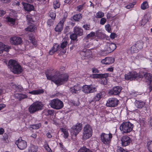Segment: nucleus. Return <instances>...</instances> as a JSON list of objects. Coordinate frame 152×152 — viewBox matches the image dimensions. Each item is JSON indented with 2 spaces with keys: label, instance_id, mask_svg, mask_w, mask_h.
Returning a JSON list of instances; mask_svg holds the SVG:
<instances>
[{
  "label": "nucleus",
  "instance_id": "1",
  "mask_svg": "<svg viewBox=\"0 0 152 152\" xmlns=\"http://www.w3.org/2000/svg\"><path fill=\"white\" fill-rule=\"evenodd\" d=\"M49 73L48 70L45 73L47 78L51 80L57 85L59 86L63 84L68 80L69 75L66 74L63 75L59 71H57L53 76H52L49 74Z\"/></svg>",
  "mask_w": 152,
  "mask_h": 152
},
{
  "label": "nucleus",
  "instance_id": "2",
  "mask_svg": "<svg viewBox=\"0 0 152 152\" xmlns=\"http://www.w3.org/2000/svg\"><path fill=\"white\" fill-rule=\"evenodd\" d=\"M9 68L14 74H19L23 71V69L21 66L15 60H10L8 63Z\"/></svg>",
  "mask_w": 152,
  "mask_h": 152
},
{
  "label": "nucleus",
  "instance_id": "3",
  "mask_svg": "<svg viewBox=\"0 0 152 152\" xmlns=\"http://www.w3.org/2000/svg\"><path fill=\"white\" fill-rule=\"evenodd\" d=\"M133 127V125L129 122H124L121 125L120 129L123 133H127L131 132Z\"/></svg>",
  "mask_w": 152,
  "mask_h": 152
},
{
  "label": "nucleus",
  "instance_id": "4",
  "mask_svg": "<svg viewBox=\"0 0 152 152\" xmlns=\"http://www.w3.org/2000/svg\"><path fill=\"white\" fill-rule=\"evenodd\" d=\"M49 104L52 108L56 110L60 109L64 106L62 102L58 99H55L51 100Z\"/></svg>",
  "mask_w": 152,
  "mask_h": 152
},
{
  "label": "nucleus",
  "instance_id": "5",
  "mask_svg": "<svg viewBox=\"0 0 152 152\" xmlns=\"http://www.w3.org/2000/svg\"><path fill=\"white\" fill-rule=\"evenodd\" d=\"M43 106L41 102H37L32 104L29 107L28 109L30 113H33L37 111L41 110Z\"/></svg>",
  "mask_w": 152,
  "mask_h": 152
},
{
  "label": "nucleus",
  "instance_id": "6",
  "mask_svg": "<svg viewBox=\"0 0 152 152\" xmlns=\"http://www.w3.org/2000/svg\"><path fill=\"white\" fill-rule=\"evenodd\" d=\"M92 130L91 126L89 124L86 125L83 129V139L86 140L90 138L92 136Z\"/></svg>",
  "mask_w": 152,
  "mask_h": 152
},
{
  "label": "nucleus",
  "instance_id": "7",
  "mask_svg": "<svg viewBox=\"0 0 152 152\" xmlns=\"http://www.w3.org/2000/svg\"><path fill=\"white\" fill-rule=\"evenodd\" d=\"M101 140L104 144L108 145L110 143L112 137V134L111 133L109 134L102 133L100 135Z\"/></svg>",
  "mask_w": 152,
  "mask_h": 152
},
{
  "label": "nucleus",
  "instance_id": "8",
  "mask_svg": "<svg viewBox=\"0 0 152 152\" xmlns=\"http://www.w3.org/2000/svg\"><path fill=\"white\" fill-rule=\"evenodd\" d=\"M125 79L127 80H137L139 78V73L138 74L136 72H129L125 75Z\"/></svg>",
  "mask_w": 152,
  "mask_h": 152
},
{
  "label": "nucleus",
  "instance_id": "9",
  "mask_svg": "<svg viewBox=\"0 0 152 152\" xmlns=\"http://www.w3.org/2000/svg\"><path fill=\"white\" fill-rule=\"evenodd\" d=\"M96 86H95L85 85L83 87L82 91L86 94L92 93L96 91Z\"/></svg>",
  "mask_w": 152,
  "mask_h": 152
},
{
  "label": "nucleus",
  "instance_id": "10",
  "mask_svg": "<svg viewBox=\"0 0 152 152\" xmlns=\"http://www.w3.org/2000/svg\"><path fill=\"white\" fill-rule=\"evenodd\" d=\"M116 45L111 42H107L105 46L104 50L110 53L113 52L116 48Z\"/></svg>",
  "mask_w": 152,
  "mask_h": 152
},
{
  "label": "nucleus",
  "instance_id": "11",
  "mask_svg": "<svg viewBox=\"0 0 152 152\" xmlns=\"http://www.w3.org/2000/svg\"><path fill=\"white\" fill-rule=\"evenodd\" d=\"M15 143L18 148L22 150L25 149L27 146L26 142L23 140L21 137H20L16 141Z\"/></svg>",
  "mask_w": 152,
  "mask_h": 152
},
{
  "label": "nucleus",
  "instance_id": "12",
  "mask_svg": "<svg viewBox=\"0 0 152 152\" xmlns=\"http://www.w3.org/2000/svg\"><path fill=\"white\" fill-rule=\"evenodd\" d=\"M144 77L146 81H149L151 83H152V76L150 73L141 71L139 73V78Z\"/></svg>",
  "mask_w": 152,
  "mask_h": 152
},
{
  "label": "nucleus",
  "instance_id": "13",
  "mask_svg": "<svg viewBox=\"0 0 152 152\" xmlns=\"http://www.w3.org/2000/svg\"><path fill=\"white\" fill-rule=\"evenodd\" d=\"M122 90V88L119 86L113 87L109 91L110 95H118L121 92Z\"/></svg>",
  "mask_w": 152,
  "mask_h": 152
},
{
  "label": "nucleus",
  "instance_id": "14",
  "mask_svg": "<svg viewBox=\"0 0 152 152\" xmlns=\"http://www.w3.org/2000/svg\"><path fill=\"white\" fill-rule=\"evenodd\" d=\"M118 100L116 99L111 98L107 101L106 105L107 107H114L118 105Z\"/></svg>",
  "mask_w": 152,
  "mask_h": 152
},
{
  "label": "nucleus",
  "instance_id": "15",
  "mask_svg": "<svg viewBox=\"0 0 152 152\" xmlns=\"http://www.w3.org/2000/svg\"><path fill=\"white\" fill-rule=\"evenodd\" d=\"M82 124L77 123L75 126H73L71 129V132L75 135H76L80 132L82 129Z\"/></svg>",
  "mask_w": 152,
  "mask_h": 152
},
{
  "label": "nucleus",
  "instance_id": "16",
  "mask_svg": "<svg viewBox=\"0 0 152 152\" xmlns=\"http://www.w3.org/2000/svg\"><path fill=\"white\" fill-rule=\"evenodd\" d=\"M65 20V18L64 17L60 21L55 28V30L56 31L61 32L62 30L64 23Z\"/></svg>",
  "mask_w": 152,
  "mask_h": 152
},
{
  "label": "nucleus",
  "instance_id": "17",
  "mask_svg": "<svg viewBox=\"0 0 152 152\" xmlns=\"http://www.w3.org/2000/svg\"><path fill=\"white\" fill-rule=\"evenodd\" d=\"M10 42L15 45H19L22 42V39L19 37H14L10 39Z\"/></svg>",
  "mask_w": 152,
  "mask_h": 152
},
{
  "label": "nucleus",
  "instance_id": "18",
  "mask_svg": "<svg viewBox=\"0 0 152 152\" xmlns=\"http://www.w3.org/2000/svg\"><path fill=\"white\" fill-rule=\"evenodd\" d=\"M122 145L123 146H126L129 144L131 142L130 138L128 136H123L121 139Z\"/></svg>",
  "mask_w": 152,
  "mask_h": 152
},
{
  "label": "nucleus",
  "instance_id": "19",
  "mask_svg": "<svg viewBox=\"0 0 152 152\" xmlns=\"http://www.w3.org/2000/svg\"><path fill=\"white\" fill-rule=\"evenodd\" d=\"M92 54L91 51L89 49L86 50H84L80 52V54L84 56L85 57L84 58L85 59L90 57L91 56Z\"/></svg>",
  "mask_w": 152,
  "mask_h": 152
},
{
  "label": "nucleus",
  "instance_id": "20",
  "mask_svg": "<svg viewBox=\"0 0 152 152\" xmlns=\"http://www.w3.org/2000/svg\"><path fill=\"white\" fill-rule=\"evenodd\" d=\"M22 3L26 11L30 12L34 10V7L32 5L23 2H22Z\"/></svg>",
  "mask_w": 152,
  "mask_h": 152
},
{
  "label": "nucleus",
  "instance_id": "21",
  "mask_svg": "<svg viewBox=\"0 0 152 152\" xmlns=\"http://www.w3.org/2000/svg\"><path fill=\"white\" fill-rule=\"evenodd\" d=\"M81 89V87L78 85H76L70 88V91L72 94H77L78 93V91Z\"/></svg>",
  "mask_w": 152,
  "mask_h": 152
},
{
  "label": "nucleus",
  "instance_id": "22",
  "mask_svg": "<svg viewBox=\"0 0 152 152\" xmlns=\"http://www.w3.org/2000/svg\"><path fill=\"white\" fill-rule=\"evenodd\" d=\"M115 61L113 58L106 57L101 61V63L103 64H109L113 63Z\"/></svg>",
  "mask_w": 152,
  "mask_h": 152
},
{
  "label": "nucleus",
  "instance_id": "23",
  "mask_svg": "<svg viewBox=\"0 0 152 152\" xmlns=\"http://www.w3.org/2000/svg\"><path fill=\"white\" fill-rule=\"evenodd\" d=\"M74 31L78 36H81L83 35V30L82 29L77 26L74 27Z\"/></svg>",
  "mask_w": 152,
  "mask_h": 152
},
{
  "label": "nucleus",
  "instance_id": "24",
  "mask_svg": "<svg viewBox=\"0 0 152 152\" xmlns=\"http://www.w3.org/2000/svg\"><path fill=\"white\" fill-rule=\"evenodd\" d=\"M9 49V47L3 45L1 43H0V54L3 53L4 51L8 52Z\"/></svg>",
  "mask_w": 152,
  "mask_h": 152
},
{
  "label": "nucleus",
  "instance_id": "25",
  "mask_svg": "<svg viewBox=\"0 0 152 152\" xmlns=\"http://www.w3.org/2000/svg\"><path fill=\"white\" fill-rule=\"evenodd\" d=\"M134 104L137 108H141L145 105V103L142 101L136 100L134 102Z\"/></svg>",
  "mask_w": 152,
  "mask_h": 152
},
{
  "label": "nucleus",
  "instance_id": "26",
  "mask_svg": "<svg viewBox=\"0 0 152 152\" xmlns=\"http://www.w3.org/2000/svg\"><path fill=\"white\" fill-rule=\"evenodd\" d=\"M150 18L148 14H146L141 21V26H144L148 21Z\"/></svg>",
  "mask_w": 152,
  "mask_h": 152
},
{
  "label": "nucleus",
  "instance_id": "27",
  "mask_svg": "<svg viewBox=\"0 0 152 152\" xmlns=\"http://www.w3.org/2000/svg\"><path fill=\"white\" fill-rule=\"evenodd\" d=\"M109 74L108 73L104 74H94L93 75V77L95 78H102V77H106L109 76Z\"/></svg>",
  "mask_w": 152,
  "mask_h": 152
},
{
  "label": "nucleus",
  "instance_id": "28",
  "mask_svg": "<svg viewBox=\"0 0 152 152\" xmlns=\"http://www.w3.org/2000/svg\"><path fill=\"white\" fill-rule=\"evenodd\" d=\"M59 50H60V47L59 45H54L52 49L49 51V53L50 55H52L55 52Z\"/></svg>",
  "mask_w": 152,
  "mask_h": 152
},
{
  "label": "nucleus",
  "instance_id": "29",
  "mask_svg": "<svg viewBox=\"0 0 152 152\" xmlns=\"http://www.w3.org/2000/svg\"><path fill=\"white\" fill-rule=\"evenodd\" d=\"M105 94L104 92H102L98 94L94 98V99L95 101H99Z\"/></svg>",
  "mask_w": 152,
  "mask_h": 152
},
{
  "label": "nucleus",
  "instance_id": "30",
  "mask_svg": "<svg viewBox=\"0 0 152 152\" xmlns=\"http://www.w3.org/2000/svg\"><path fill=\"white\" fill-rule=\"evenodd\" d=\"M38 147L33 144H31L28 148L29 152H36L37 151Z\"/></svg>",
  "mask_w": 152,
  "mask_h": 152
},
{
  "label": "nucleus",
  "instance_id": "31",
  "mask_svg": "<svg viewBox=\"0 0 152 152\" xmlns=\"http://www.w3.org/2000/svg\"><path fill=\"white\" fill-rule=\"evenodd\" d=\"M44 91L42 89L33 90L29 92V93L34 95H38L43 93Z\"/></svg>",
  "mask_w": 152,
  "mask_h": 152
},
{
  "label": "nucleus",
  "instance_id": "32",
  "mask_svg": "<svg viewBox=\"0 0 152 152\" xmlns=\"http://www.w3.org/2000/svg\"><path fill=\"white\" fill-rule=\"evenodd\" d=\"M15 96L16 98L20 100L26 98L27 97L26 95L21 94H16L15 95Z\"/></svg>",
  "mask_w": 152,
  "mask_h": 152
},
{
  "label": "nucleus",
  "instance_id": "33",
  "mask_svg": "<svg viewBox=\"0 0 152 152\" xmlns=\"http://www.w3.org/2000/svg\"><path fill=\"white\" fill-rule=\"evenodd\" d=\"M143 43L142 41H138L135 44V45L137 47L139 50H140L142 48Z\"/></svg>",
  "mask_w": 152,
  "mask_h": 152
},
{
  "label": "nucleus",
  "instance_id": "34",
  "mask_svg": "<svg viewBox=\"0 0 152 152\" xmlns=\"http://www.w3.org/2000/svg\"><path fill=\"white\" fill-rule=\"evenodd\" d=\"M139 50L137 48V47L135 45H132L129 50V51L131 54L136 53L138 52Z\"/></svg>",
  "mask_w": 152,
  "mask_h": 152
},
{
  "label": "nucleus",
  "instance_id": "35",
  "mask_svg": "<svg viewBox=\"0 0 152 152\" xmlns=\"http://www.w3.org/2000/svg\"><path fill=\"white\" fill-rule=\"evenodd\" d=\"M60 130L64 133V138H66L68 136L69 134L67 131L65 129L63 128L60 129Z\"/></svg>",
  "mask_w": 152,
  "mask_h": 152
},
{
  "label": "nucleus",
  "instance_id": "36",
  "mask_svg": "<svg viewBox=\"0 0 152 152\" xmlns=\"http://www.w3.org/2000/svg\"><path fill=\"white\" fill-rule=\"evenodd\" d=\"M78 152H92L89 149L83 147L81 148Z\"/></svg>",
  "mask_w": 152,
  "mask_h": 152
},
{
  "label": "nucleus",
  "instance_id": "37",
  "mask_svg": "<svg viewBox=\"0 0 152 152\" xmlns=\"http://www.w3.org/2000/svg\"><path fill=\"white\" fill-rule=\"evenodd\" d=\"M6 20L8 22L10 23L11 24L14 25L15 24V19L9 17H7L6 18Z\"/></svg>",
  "mask_w": 152,
  "mask_h": 152
},
{
  "label": "nucleus",
  "instance_id": "38",
  "mask_svg": "<svg viewBox=\"0 0 152 152\" xmlns=\"http://www.w3.org/2000/svg\"><path fill=\"white\" fill-rule=\"evenodd\" d=\"M82 16L80 14L75 15L73 16V18L76 21H78L81 18Z\"/></svg>",
  "mask_w": 152,
  "mask_h": 152
},
{
  "label": "nucleus",
  "instance_id": "39",
  "mask_svg": "<svg viewBox=\"0 0 152 152\" xmlns=\"http://www.w3.org/2000/svg\"><path fill=\"white\" fill-rule=\"evenodd\" d=\"M71 104L72 106H77L79 105V102L78 100L75 101L72 100L70 101Z\"/></svg>",
  "mask_w": 152,
  "mask_h": 152
},
{
  "label": "nucleus",
  "instance_id": "40",
  "mask_svg": "<svg viewBox=\"0 0 152 152\" xmlns=\"http://www.w3.org/2000/svg\"><path fill=\"white\" fill-rule=\"evenodd\" d=\"M104 13L101 11H99L96 14V17L98 18H102L104 16Z\"/></svg>",
  "mask_w": 152,
  "mask_h": 152
},
{
  "label": "nucleus",
  "instance_id": "41",
  "mask_svg": "<svg viewBox=\"0 0 152 152\" xmlns=\"http://www.w3.org/2000/svg\"><path fill=\"white\" fill-rule=\"evenodd\" d=\"M53 6L55 9L59 8L60 6V4L58 1H55L53 2Z\"/></svg>",
  "mask_w": 152,
  "mask_h": 152
},
{
  "label": "nucleus",
  "instance_id": "42",
  "mask_svg": "<svg viewBox=\"0 0 152 152\" xmlns=\"http://www.w3.org/2000/svg\"><path fill=\"white\" fill-rule=\"evenodd\" d=\"M29 39L30 41V42L34 45H35L36 44V42L34 39V37L32 35H31L29 36Z\"/></svg>",
  "mask_w": 152,
  "mask_h": 152
},
{
  "label": "nucleus",
  "instance_id": "43",
  "mask_svg": "<svg viewBox=\"0 0 152 152\" xmlns=\"http://www.w3.org/2000/svg\"><path fill=\"white\" fill-rule=\"evenodd\" d=\"M147 146L148 150L151 152H152V141H149L147 143Z\"/></svg>",
  "mask_w": 152,
  "mask_h": 152
},
{
  "label": "nucleus",
  "instance_id": "44",
  "mask_svg": "<svg viewBox=\"0 0 152 152\" xmlns=\"http://www.w3.org/2000/svg\"><path fill=\"white\" fill-rule=\"evenodd\" d=\"M141 9L144 10L148 7V3L145 2H143L141 5Z\"/></svg>",
  "mask_w": 152,
  "mask_h": 152
},
{
  "label": "nucleus",
  "instance_id": "45",
  "mask_svg": "<svg viewBox=\"0 0 152 152\" xmlns=\"http://www.w3.org/2000/svg\"><path fill=\"white\" fill-rule=\"evenodd\" d=\"M41 126V124H38L32 125L31 128L33 129H38Z\"/></svg>",
  "mask_w": 152,
  "mask_h": 152
},
{
  "label": "nucleus",
  "instance_id": "46",
  "mask_svg": "<svg viewBox=\"0 0 152 152\" xmlns=\"http://www.w3.org/2000/svg\"><path fill=\"white\" fill-rule=\"evenodd\" d=\"M95 32L92 31L91 32V33L89 34H88L87 36H86V38L88 39L89 38L93 37L94 36H95Z\"/></svg>",
  "mask_w": 152,
  "mask_h": 152
},
{
  "label": "nucleus",
  "instance_id": "47",
  "mask_svg": "<svg viewBox=\"0 0 152 152\" xmlns=\"http://www.w3.org/2000/svg\"><path fill=\"white\" fill-rule=\"evenodd\" d=\"M49 15L50 17L52 18V19H53V20H54L56 17V13L52 11L50 12Z\"/></svg>",
  "mask_w": 152,
  "mask_h": 152
},
{
  "label": "nucleus",
  "instance_id": "48",
  "mask_svg": "<svg viewBox=\"0 0 152 152\" xmlns=\"http://www.w3.org/2000/svg\"><path fill=\"white\" fill-rule=\"evenodd\" d=\"M67 45V42L66 41H64L61 44L60 48L63 49L65 48Z\"/></svg>",
  "mask_w": 152,
  "mask_h": 152
},
{
  "label": "nucleus",
  "instance_id": "49",
  "mask_svg": "<svg viewBox=\"0 0 152 152\" xmlns=\"http://www.w3.org/2000/svg\"><path fill=\"white\" fill-rule=\"evenodd\" d=\"M26 30L27 31L32 32L34 31L35 28L32 26H30L26 28Z\"/></svg>",
  "mask_w": 152,
  "mask_h": 152
},
{
  "label": "nucleus",
  "instance_id": "50",
  "mask_svg": "<svg viewBox=\"0 0 152 152\" xmlns=\"http://www.w3.org/2000/svg\"><path fill=\"white\" fill-rule=\"evenodd\" d=\"M77 36V35L74 33L70 35V38L71 40H75L76 39Z\"/></svg>",
  "mask_w": 152,
  "mask_h": 152
},
{
  "label": "nucleus",
  "instance_id": "51",
  "mask_svg": "<svg viewBox=\"0 0 152 152\" xmlns=\"http://www.w3.org/2000/svg\"><path fill=\"white\" fill-rule=\"evenodd\" d=\"M136 58L139 60H142V59H145L144 57L140 53H139L136 56Z\"/></svg>",
  "mask_w": 152,
  "mask_h": 152
},
{
  "label": "nucleus",
  "instance_id": "52",
  "mask_svg": "<svg viewBox=\"0 0 152 152\" xmlns=\"http://www.w3.org/2000/svg\"><path fill=\"white\" fill-rule=\"evenodd\" d=\"M135 4V3L134 2L133 3H130L129 4L127 5L126 7L127 9H130L134 7V5Z\"/></svg>",
  "mask_w": 152,
  "mask_h": 152
},
{
  "label": "nucleus",
  "instance_id": "53",
  "mask_svg": "<svg viewBox=\"0 0 152 152\" xmlns=\"http://www.w3.org/2000/svg\"><path fill=\"white\" fill-rule=\"evenodd\" d=\"M44 148H45V149L47 150V151L48 152H51L52 151L49 147V146L47 144H46L44 145Z\"/></svg>",
  "mask_w": 152,
  "mask_h": 152
},
{
  "label": "nucleus",
  "instance_id": "54",
  "mask_svg": "<svg viewBox=\"0 0 152 152\" xmlns=\"http://www.w3.org/2000/svg\"><path fill=\"white\" fill-rule=\"evenodd\" d=\"M106 22V19L104 18H102L100 21V24L101 25H103Z\"/></svg>",
  "mask_w": 152,
  "mask_h": 152
},
{
  "label": "nucleus",
  "instance_id": "55",
  "mask_svg": "<svg viewBox=\"0 0 152 152\" xmlns=\"http://www.w3.org/2000/svg\"><path fill=\"white\" fill-rule=\"evenodd\" d=\"M83 27L86 30H89L90 29V25L89 24L84 25Z\"/></svg>",
  "mask_w": 152,
  "mask_h": 152
},
{
  "label": "nucleus",
  "instance_id": "56",
  "mask_svg": "<svg viewBox=\"0 0 152 152\" xmlns=\"http://www.w3.org/2000/svg\"><path fill=\"white\" fill-rule=\"evenodd\" d=\"M107 77H102V78H101V79H102V83L103 84V85H105L107 83Z\"/></svg>",
  "mask_w": 152,
  "mask_h": 152
},
{
  "label": "nucleus",
  "instance_id": "57",
  "mask_svg": "<svg viewBox=\"0 0 152 152\" xmlns=\"http://www.w3.org/2000/svg\"><path fill=\"white\" fill-rule=\"evenodd\" d=\"M70 31V28L69 26H66L64 29V34H66L67 33L69 32Z\"/></svg>",
  "mask_w": 152,
  "mask_h": 152
},
{
  "label": "nucleus",
  "instance_id": "58",
  "mask_svg": "<svg viewBox=\"0 0 152 152\" xmlns=\"http://www.w3.org/2000/svg\"><path fill=\"white\" fill-rule=\"evenodd\" d=\"M118 152H128L127 151L124 150L121 147H118Z\"/></svg>",
  "mask_w": 152,
  "mask_h": 152
},
{
  "label": "nucleus",
  "instance_id": "59",
  "mask_svg": "<svg viewBox=\"0 0 152 152\" xmlns=\"http://www.w3.org/2000/svg\"><path fill=\"white\" fill-rule=\"evenodd\" d=\"M53 20H53V19L49 20L47 21V22L48 25H49L50 26L51 25H52L53 24Z\"/></svg>",
  "mask_w": 152,
  "mask_h": 152
},
{
  "label": "nucleus",
  "instance_id": "60",
  "mask_svg": "<svg viewBox=\"0 0 152 152\" xmlns=\"http://www.w3.org/2000/svg\"><path fill=\"white\" fill-rule=\"evenodd\" d=\"M152 83H150V85H149V87L147 89V90L148 91V92H150L152 90V84H151Z\"/></svg>",
  "mask_w": 152,
  "mask_h": 152
},
{
  "label": "nucleus",
  "instance_id": "61",
  "mask_svg": "<svg viewBox=\"0 0 152 152\" xmlns=\"http://www.w3.org/2000/svg\"><path fill=\"white\" fill-rule=\"evenodd\" d=\"M116 37V34L115 33H111L110 35L111 38L113 39Z\"/></svg>",
  "mask_w": 152,
  "mask_h": 152
},
{
  "label": "nucleus",
  "instance_id": "62",
  "mask_svg": "<svg viewBox=\"0 0 152 152\" xmlns=\"http://www.w3.org/2000/svg\"><path fill=\"white\" fill-rule=\"evenodd\" d=\"M99 71L96 68H93L92 69V72L93 73H99Z\"/></svg>",
  "mask_w": 152,
  "mask_h": 152
},
{
  "label": "nucleus",
  "instance_id": "63",
  "mask_svg": "<svg viewBox=\"0 0 152 152\" xmlns=\"http://www.w3.org/2000/svg\"><path fill=\"white\" fill-rule=\"evenodd\" d=\"M48 115H52L53 114V111L48 110Z\"/></svg>",
  "mask_w": 152,
  "mask_h": 152
},
{
  "label": "nucleus",
  "instance_id": "64",
  "mask_svg": "<svg viewBox=\"0 0 152 152\" xmlns=\"http://www.w3.org/2000/svg\"><path fill=\"white\" fill-rule=\"evenodd\" d=\"M101 33L99 32V31H96V33L95 34V35L96 36L98 37H100V34Z\"/></svg>",
  "mask_w": 152,
  "mask_h": 152
}]
</instances>
